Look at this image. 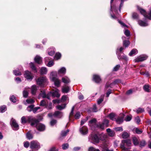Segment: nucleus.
<instances>
[{
  "mask_svg": "<svg viewBox=\"0 0 151 151\" xmlns=\"http://www.w3.org/2000/svg\"><path fill=\"white\" fill-rule=\"evenodd\" d=\"M38 122V120L35 118L31 116H23L21 118V123L22 124L26 123L27 122H31V125H34Z\"/></svg>",
  "mask_w": 151,
  "mask_h": 151,
  "instance_id": "1",
  "label": "nucleus"
},
{
  "mask_svg": "<svg viewBox=\"0 0 151 151\" xmlns=\"http://www.w3.org/2000/svg\"><path fill=\"white\" fill-rule=\"evenodd\" d=\"M57 72L53 71L51 73L50 78V80L54 82L55 85L57 87L60 86L61 81L57 77Z\"/></svg>",
  "mask_w": 151,
  "mask_h": 151,
  "instance_id": "2",
  "label": "nucleus"
},
{
  "mask_svg": "<svg viewBox=\"0 0 151 151\" xmlns=\"http://www.w3.org/2000/svg\"><path fill=\"white\" fill-rule=\"evenodd\" d=\"M131 143L130 140H124L122 141L121 144V148L124 151H129L130 149Z\"/></svg>",
  "mask_w": 151,
  "mask_h": 151,
  "instance_id": "3",
  "label": "nucleus"
},
{
  "mask_svg": "<svg viewBox=\"0 0 151 151\" xmlns=\"http://www.w3.org/2000/svg\"><path fill=\"white\" fill-rule=\"evenodd\" d=\"M47 82V79L45 77H40L36 80L37 84L41 86H44Z\"/></svg>",
  "mask_w": 151,
  "mask_h": 151,
  "instance_id": "4",
  "label": "nucleus"
},
{
  "mask_svg": "<svg viewBox=\"0 0 151 151\" xmlns=\"http://www.w3.org/2000/svg\"><path fill=\"white\" fill-rule=\"evenodd\" d=\"M137 7L138 10L139 11L140 13L146 18L150 19H151V10L150 11L148 15L146 14V11L144 9L140 8L139 6H137Z\"/></svg>",
  "mask_w": 151,
  "mask_h": 151,
  "instance_id": "5",
  "label": "nucleus"
},
{
  "mask_svg": "<svg viewBox=\"0 0 151 151\" xmlns=\"http://www.w3.org/2000/svg\"><path fill=\"white\" fill-rule=\"evenodd\" d=\"M89 139L91 142L94 144L99 143V139L96 134L91 135Z\"/></svg>",
  "mask_w": 151,
  "mask_h": 151,
  "instance_id": "6",
  "label": "nucleus"
},
{
  "mask_svg": "<svg viewBox=\"0 0 151 151\" xmlns=\"http://www.w3.org/2000/svg\"><path fill=\"white\" fill-rule=\"evenodd\" d=\"M109 146L110 144L109 142L108 141L105 140L103 142L101 147L102 148L103 151H113L112 149L110 150H109L108 147Z\"/></svg>",
  "mask_w": 151,
  "mask_h": 151,
  "instance_id": "7",
  "label": "nucleus"
},
{
  "mask_svg": "<svg viewBox=\"0 0 151 151\" xmlns=\"http://www.w3.org/2000/svg\"><path fill=\"white\" fill-rule=\"evenodd\" d=\"M30 147L32 149H38L40 147V144L37 141H32L30 142Z\"/></svg>",
  "mask_w": 151,
  "mask_h": 151,
  "instance_id": "8",
  "label": "nucleus"
},
{
  "mask_svg": "<svg viewBox=\"0 0 151 151\" xmlns=\"http://www.w3.org/2000/svg\"><path fill=\"white\" fill-rule=\"evenodd\" d=\"M10 124L14 130H17L19 129V127L18 124L16 120L13 118H12L11 119Z\"/></svg>",
  "mask_w": 151,
  "mask_h": 151,
  "instance_id": "9",
  "label": "nucleus"
},
{
  "mask_svg": "<svg viewBox=\"0 0 151 151\" xmlns=\"http://www.w3.org/2000/svg\"><path fill=\"white\" fill-rule=\"evenodd\" d=\"M24 75L25 78L27 80L31 81L33 77L32 74L28 71H25Z\"/></svg>",
  "mask_w": 151,
  "mask_h": 151,
  "instance_id": "10",
  "label": "nucleus"
},
{
  "mask_svg": "<svg viewBox=\"0 0 151 151\" xmlns=\"http://www.w3.org/2000/svg\"><path fill=\"white\" fill-rule=\"evenodd\" d=\"M37 119L38 120V122L36 123H35V124L34 125V126L35 125L37 129L38 130L40 131H44L45 129V126L42 124L38 123L39 121L38 119Z\"/></svg>",
  "mask_w": 151,
  "mask_h": 151,
  "instance_id": "11",
  "label": "nucleus"
},
{
  "mask_svg": "<svg viewBox=\"0 0 151 151\" xmlns=\"http://www.w3.org/2000/svg\"><path fill=\"white\" fill-rule=\"evenodd\" d=\"M79 131L81 134L83 135L86 134L88 132V129L86 126H83L82 127H80Z\"/></svg>",
  "mask_w": 151,
  "mask_h": 151,
  "instance_id": "12",
  "label": "nucleus"
},
{
  "mask_svg": "<svg viewBox=\"0 0 151 151\" xmlns=\"http://www.w3.org/2000/svg\"><path fill=\"white\" fill-rule=\"evenodd\" d=\"M124 48L122 47H121L119 49L117 48L116 50V54L118 55V58L119 59H124L125 60L127 59V57L125 56H124L123 57H121L120 55V53L123 50Z\"/></svg>",
  "mask_w": 151,
  "mask_h": 151,
  "instance_id": "13",
  "label": "nucleus"
},
{
  "mask_svg": "<svg viewBox=\"0 0 151 151\" xmlns=\"http://www.w3.org/2000/svg\"><path fill=\"white\" fill-rule=\"evenodd\" d=\"M147 56L146 55H142L138 57L135 59V62L142 61L146 60L147 58Z\"/></svg>",
  "mask_w": 151,
  "mask_h": 151,
  "instance_id": "14",
  "label": "nucleus"
},
{
  "mask_svg": "<svg viewBox=\"0 0 151 151\" xmlns=\"http://www.w3.org/2000/svg\"><path fill=\"white\" fill-rule=\"evenodd\" d=\"M50 93L52 97L58 98L60 96V94L59 93V91L58 89L53 90Z\"/></svg>",
  "mask_w": 151,
  "mask_h": 151,
  "instance_id": "15",
  "label": "nucleus"
},
{
  "mask_svg": "<svg viewBox=\"0 0 151 151\" xmlns=\"http://www.w3.org/2000/svg\"><path fill=\"white\" fill-rule=\"evenodd\" d=\"M34 60L38 64H41L42 62V58L38 55H36L34 58Z\"/></svg>",
  "mask_w": 151,
  "mask_h": 151,
  "instance_id": "16",
  "label": "nucleus"
},
{
  "mask_svg": "<svg viewBox=\"0 0 151 151\" xmlns=\"http://www.w3.org/2000/svg\"><path fill=\"white\" fill-rule=\"evenodd\" d=\"M93 80L96 83H99L101 81V79L100 76L98 75H93Z\"/></svg>",
  "mask_w": 151,
  "mask_h": 151,
  "instance_id": "17",
  "label": "nucleus"
},
{
  "mask_svg": "<svg viewBox=\"0 0 151 151\" xmlns=\"http://www.w3.org/2000/svg\"><path fill=\"white\" fill-rule=\"evenodd\" d=\"M53 116L55 117L60 118L63 116V114L61 111H55Z\"/></svg>",
  "mask_w": 151,
  "mask_h": 151,
  "instance_id": "18",
  "label": "nucleus"
},
{
  "mask_svg": "<svg viewBox=\"0 0 151 151\" xmlns=\"http://www.w3.org/2000/svg\"><path fill=\"white\" fill-rule=\"evenodd\" d=\"M144 90L147 92H149L151 90V86L148 84H146L143 86V87Z\"/></svg>",
  "mask_w": 151,
  "mask_h": 151,
  "instance_id": "19",
  "label": "nucleus"
},
{
  "mask_svg": "<svg viewBox=\"0 0 151 151\" xmlns=\"http://www.w3.org/2000/svg\"><path fill=\"white\" fill-rule=\"evenodd\" d=\"M106 131L108 135L110 137H113L115 134L114 132L113 131L111 130L110 129H106Z\"/></svg>",
  "mask_w": 151,
  "mask_h": 151,
  "instance_id": "20",
  "label": "nucleus"
},
{
  "mask_svg": "<svg viewBox=\"0 0 151 151\" xmlns=\"http://www.w3.org/2000/svg\"><path fill=\"white\" fill-rule=\"evenodd\" d=\"M66 73V69L64 67H62L60 68L58 71V74H64Z\"/></svg>",
  "mask_w": 151,
  "mask_h": 151,
  "instance_id": "21",
  "label": "nucleus"
},
{
  "mask_svg": "<svg viewBox=\"0 0 151 151\" xmlns=\"http://www.w3.org/2000/svg\"><path fill=\"white\" fill-rule=\"evenodd\" d=\"M62 81L63 82L66 83H69L70 82L69 78L66 76L63 77L62 78Z\"/></svg>",
  "mask_w": 151,
  "mask_h": 151,
  "instance_id": "22",
  "label": "nucleus"
},
{
  "mask_svg": "<svg viewBox=\"0 0 151 151\" xmlns=\"http://www.w3.org/2000/svg\"><path fill=\"white\" fill-rule=\"evenodd\" d=\"M139 24L141 26H146L148 25V24L142 20H139L138 21Z\"/></svg>",
  "mask_w": 151,
  "mask_h": 151,
  "instance_id": "23",
  "label": "nucleus"
},
{
  "mask_svg": "<svg viewBox=\"0 0 151 151\" xmlns=\"http://www.w3.org/2000/svg\"><path fill=\"white\" fill-rule=\"evenodd\" d=\"M69 91V88L68 86H65L63 87L62 91L63 93H68Z\"/></svg>",
  "mask_w": 151,
  "mask_h": 151,
  "instance_id": "24",
  "label": "nucleus"
},
{
  "mask_svg": "<svg viewBox=\"0 0 151 151\" xmlns=\"http://www.w3.org/2000/svg\"><path fill=\"white\" fill-rule=\"evenodd\" d=\"M47 71V68L45 67H42L41 68L40 70V73L42 74H46Z\"/></svg>",
  "mask_w": 151,
  "mask_h": 151,
  "instance_id": "25",
  "label": "nucleus"
},
{
  "mask_svg": "<svg viewBox=\"0 0 151 151\" xmlns=\"http://www.w3.org/2000/svg\"><path fill=\"white\" fill-rule=\"evenodd\" d=\"M123 117H119L115 120L117 124H120L123 122Z\"/></svg>",
  "mask_w": 151,
  "mask_h": 151,
  "instance_id": "26",
  "label": "nucleus"
},
{
  "mask_svg": "<svg viewBox=\"0 0 151 151\" xmlns=\"http://www.w3.org/2000/svg\"><path fill=\"white\" fill-rule=\"evenodd\" d=\"M37 90V88L35 85H33L31 87L32 93L33 94H34L36 92Z\"/></svg>",
  "mask_w": 151,
  "mask_h": 151,
  "instance_id": "27",
  "label": "nucleus"
},
{
  "mask_svg": "<svg viewBox=\"0 0 151 151\" xmlns=\"http://www.w3.org/2000/svg\"><path fill=\"white\" fill-rule=\"evenodd\" d=\"M40 96H42L43 98H46L47 99H50V97L48 95H46L45 92H41L40 94Z\"/></svg>",
  "mask_w": 151,
  "mask_h": 151,
  "instance_id": "28",
  "label": "nucleus"
},
{
  "mask_svg": "<svg viewBox=\"0 0 151 151\" xmlns=\"http://www.w3.org/2000/svg\"><path fill=\"white\" fill-rule=\"evenodd\" d=\"M137 51L136 49H133L129 53V55L130 56H132L133 55H135L137 53Z\"/></svg>",
  "mask_w": 151,
  "mask_h": 151,
  "instance_id": "29",
  "label": "nucleus"
},
{
  "mask_svg": "<svg viewBox=\"0 0 151 151\" xmlns=\"http://www.w3.org/2000/svg\"><path fill=\"white\" fill-rule=\"evenodd\" d=\"M96 122V120L95 119H93L89 121L88 124L91 127L93 124H95Z\"/></svg>",
  "mask_w": 151,
  "mask_h": 151,
  "instance_id": "30",
  "label": "nucleus"
},
{
  "mask_svg": "<svg viewBox=\"0 0 151 151\" xmlns=\"http://www.w3.org/2000/svg\"><path fill=\"white\" fill-rule=\"evenodd\" d=\"M6 110V106L4 105L0 107V112L3 113Z\"/></svg>",
  "mask_w": 151,
  "mask_h": 151,
  "instance_id": "31",
  "label": "nucleus"
},
{
  "mask_svg": "<svg viewBox=\"0 0 151 151\" xmlns=\"http://www.w3.org/2000/svg\"><path fill=\"white\" fill-rule=\"evenodd\" d=\"M61 57V54L59 52L57 53L55 56V59L56 60H58Z\"/></svg>",
  "mask_w": 151,
  "mask_h": 151,
  "instance_id": "32",
  "label": "nucleus"
},
{
  "mask_svg": "<svg viewBox=\"0 0 151 151\" xmlns=\"http://www.w3.org/2000/svg\"><path fill=\"white\" fill-rule=\"evenodd\" d=\"M133 140L134 145H136L138 144L139 141L136 137H133Z\"/></svg>",
  "mask_w": 151,
  "mask_h": 151,
  "instance_id": "33",
  "label": "nucleus"
},
{
  "mask_svg": "<svg viewBox=\"0 0 151 151\" xmlns=\"http://www.w3.org/2000/svg\"><path fill=\"white\" fill-rule=\"evenodd\" d=\"M30 66L33 70L35 72H37L36 68L33 63H30Z\"/></svg>",
  "mask_w": 151,
  "mask_h": 151,
  "instance_id": "34",
  "label": "nucleus"
},
{
  "mask_svg": "<svg viewBox=\"0 0 151 151\" xmlns=\"http://www.w3.org/2000/svg\"><path fill=\"white\" fill-rule=\"evenodd\" d=\"M27 88H25V89L23 91V96L24 97V98H27V96H28V91L26 90V89Z\"/></svg>",
  "mask_w": 151,
  "mask_h": 151,
  "instance_id": "35",
  "label": "nucleus"
},
{
  "mask_svg": "<svg viewBox=\"0 0 151 151\" xmlns=\"http://www.w3.org/2000/svg\"><path fill=\"white\" fill-rule=\"evenodd\" d=\"M34 107V105H32L27 107V110L30 112L32 111H33V108Z\"/></svg>",
  "mask_w": 151,
  "mask_h": 151,
  "instance_id": "36",
  "label": "nucleus"
},
{
  "mask_svg": "<svg viewBox=\"0 0 151 151\" xmlns=\"http://www.w3.org/2000/svg\"><path fill=\"white\" fill-rule=\"evenodd\" d=\"M88 151H100L98 149H96L92 147H89L88 149Z\"/></svg>",
  "mask_w": 151,
  "mask_h": 151,
  "instance_id": "37",
  "label": "nucleus"
},
{
  "mask_svg": "<svg viewBox=\"0 0 151 151\" xmlns=\"http://www.w3.org/2000/svg\"><path fill=\"white\" fill-rule=\"evenodd\" d=\"M65 105H58L56 106L57 109L59 110H61L65 108Z\"/></svg>",
  "mask_w": 151,
  "mask_h": 151,
  "instance_id": "38",
  "label": "nucleus"
},
{
  "mask_svg": "<svg viewBox=\"0 0 151 151\" xmlns=\"http://www.w3.org/2000/svg\"><path fill=\"white\" fill-rule=\"evenodd\" d=\"M117 82V81H114L112 83H111V84H110L109 85L107 83L106 86V88H108L109 87H110V88H112V86L113 85L115 84Z\"/></svg>",
  "mask_w": 151,
  "mask_h": 151,
  "instance_id": "39",
  "label": "nucleus"
},
{
  "mask_svg": "<svg viewBox=\"0 0 151 151\" xmlns=\"http://www.w3.org/2000/svg\"><path fill=\"white\" fill-rule=\"evenodd\" d=\"M27 138L28 139H30L32 138L33 136L29 132H28L26 134Z\"/></svg>",
  "mask_w": 151,
  "mask_h": 151,
  "instance_id": "40",
  "label": "nucleus"
},
{
  "mask_svg": "<svg viewBox=\"0 0 151 151\" xmlns=\"http://www.w3.org/2000/svg\"><path fill=\"white\" fill-rule=\"evenodd\" d=\"M129 136L128 133L126 132H124L122 135V137L124 139L127 138L129 137Z\"/></svg>",
  "mask_w": 151,
  "mask_h": 151,
  "instance_id": "41",
  "label": "nucleus"
},
{
  "mask_svg": "<svg viewBox=\"0 0 151 151\" xmlns=\"http://www.w3.org/2000/svg\"><path fill=\"white\" fill-rule=\"evenodd\" d=\"M97 126L98 127L102 129H104V127H106L103 123H99L97 124Z\"/></svg>",
  "mask_w": 151,
  "mask_h": 151,
  "instance_id": "42",
  "label": "nucleus"
},
{
  "mask_svg": "<svg viewBox=\"0 0 151 151\" xmlns=\"http://www.w3.org/2000/svg\"><path fill=\"white\" fill-rule=\"evenodd\" d=\"M27 103L28 104H32L34 102V100L31 99H27L26 101Z\"/></svg>",
  "mask_w": 151,
  "mask_h": 151,
  "instance_id": "43",
  "label": "nucleus"
},
{
  "mask_svg": "<svg viewBox=\"0 0 151 151\" xmlns=\"http://www.w3.org/2000/svg\"><path fill=\"white\" fill-rule=\"evenodd\" d=\"M81 116V114L80 112H77L75 115V118L76 119H78Z\"/></svg>",
  "mask_w": 151,
  "mask_h": 151,
  "instance_id": "44",
  "label": "nucleus"
},
{
  "mask_svg": "<svg viewBox=\"0 0 151 151\" xmlns=\"http://www.w3.org/2000/svg\"><path fill=\"white\" fill-rule=\"evenodd\" d=\"M109 123V121L108 120L106 119H104L103 122L106 127H107L108 126Z\"/></svg>",
  "mask_w": 151,
  "mask_h": 151,
  "instance_id": "45",
  "label": "nucleus"
},
{
  "mask_svg": "<svg viewBox=\"0 0 151 151\" xmlns=\"http://www.w3.org/2000/svg\"><path fill=\"white\" fill-rule=\"evenodd\" d=\"M106 137V135L104 134H102L100 137V139L101 140H104Z\"/></svg>",
  "mask_w": 151,
  "mask_h": 151,
  "instance_id": "46",
  "label": "nucleus"
},
{
  "mask_svg": "<svg viewBox=\"0 0 151 151\" xmlns=\"http://www.w3.org/2000/svg\"><path fill=\"white\" fill-rule=\"evenodd\" d=\"M123 43V45L127 47L130 44V42L128 40L124 41Z\"/></svg>",
  "mask_w": 151,
  "mask_h": 151,
  "instance_id": "47",
  "label": "nucleus"
},
{
  "mask_svg": "<svg viewBox=\"0 0 151 151\" xmlns=\"http://www.w3.org/2000/svg\"><path fill=\"white\" fill-rule=\"evenodd\" d=\"M10 99L14 103H15L16 102V99L14 96H11L10 97Z\"/></svg>",
  "mask_w": 151,
  "mask_h": 151,
  "instance_id": "48",
  "label": "nucleus"
},
{
  "mask_svg": "<svg viewBox=\"0 0 151 151\" xmlns=\"http://www.w3.org/2000/svg\"><path fill=\"white\" fill-rule=\"evenodd\" d=\"M109 116L112 120H116V119L114 118V114L111 113L109 115Z\"/></svg>",
  "mask_w": 151,
  "mask_h": 151,
  "instance_id": "49",
  "label": "nucleus"
},
{
  "mask_svg": "<svg viewBox=\"0 0 151 151\" xmlns=\"http://www.w3.org/2000/svg\"><path fill=\"white\" fill-rule=\"evenodd\" d=\"M14 73L16 76L20 75L21 74V72L19 70H14Z\"/></svg>",
  "mask_w": 151,
  "mask_h": 151,
  "instance_id": "50",
  "label": "nucleus"
},
{
  "mask_svg": "<svg viewBox=\"0 0 151 151\" xmlns=\"http://www.w3.org/2000/svg\"><path fill=\"white\" fill-rule=\"evenodd\" d=\"M69 132V130H67L66 131H62L61 133V136H65Z\"/></svg>",
  "mask_w": 151,
  "mask_h": 151,
  "instance_id": "51",
  "label": "nucleus"
},
{
  "mask_svg": "<svg viewBox=\"0 0 151 151\" xmlns=\"http://www.w3.org/2000/svg\"><path fill=\"white\" fill-rule=\"evenodd\" d=\"M144 109L141 108H139L136 111L137 113L138 114L142 113L144 111Z\"/></svg>",
  "mask_w": 151,
  "mask_h": 151,
  "instance_id": "52",
  "label": "nucleus"
},
{
  "mask_svg": "<svg viewBox=\"0 0 151 151\" xmlns=\"http://www.w3.org/2000/svg\"><path fill=\"white\" fill-rule=\"evenodd\" d=\"M54 65V62L53 61L50 60L49 61L48 63L47 66L48 67H51L53 66Z\"/></svg>",
  "mask_w": 151,
  "mask_h": 151,
  "instance_id": "53",
  "label": "nucleus"
},
{
  "mask_svg": "<svg viewBox=\"0 0 151 151\" xmlns=\"http://www.w3.org/2000/svg\"><path fill=\"white\" fill-rule=\"evenodd\" d=\"M124 33L125 35L127 37H129L130 35V32L129 30L127 29L125 30Z\"/></svg>",
  "mask_w": 151,
  "mask_h": 151,
  "instance_id": "54",
  "label": "nucleus"
},
{
  "mask_svg": "<svg viewBox=\"0 0 151 151\" xmlns=\"http://www.w3.org/2000/svg\"><path fill=\"white\" fill-rule=\"evenodd\" d=\"M88 118L86 117L85 119L82 120L81 122V125H83L88 120Z\"/></svg>",
  "mask_w": 151,
  "mask_h": 151,
  "instance_id": "55",
  "label": "nucleus"
},
{
  "mask_svg": "<svg viewBox=\"0 0 151 151\" xmlns=\"http://www.w3.org/2000/svg\"><path fill=\"white\" fill-rule=\"evenodd\" d=\"M68 144H65L63 145L62 148L63 150H65L68 148Z\"/></svg>",
  "mask_w": 151,
  "mask_h": 151,
  "instance_id": "56",
  "label": "nucleus"
},
{
  "mask_svg": "<svg viewBox=\"0 0 151 151\" xmlns=\"http://www.w3.org/2000/svg\"><path fill=\"white\" fill-rule=\"evenodd\" d=\"M104 96H102L99 99L98 101V104H100L103 101V98Z\"/></svg>",
  "mask_w": 151,
  "mask_h": 151,
  "instance_id": "57",
  "label": "nucleus"
},
{
  "mask_svg": "<svg viewBox=\"0 0 151 151\" xmlns=\"http://www.w3.org/2000/svg\"><path fill=\"white\" fill-rule=\"evenodd\" d=\"M24 146L26 148H28L29 146V142H24Z\"/></svg>",
  "mask_w": 151,
  "mask_h": 151,
  "instance_id": "58",
  "label": "nucleus"
},
{
  "mask_svg": "<svg viewBox=\"0 0 151 151\" xmlns=\"http://www.w3.org/2000/svg\"><path fill=\"white\" fill-rule=\"evenodd\" d=\"M120 67V65H117L114 68L113 70L114 71H117Z\"/></svg>",
  "mask_w": 151,
  "mask_h": 151,
  "instance_id": "59",
  "label": "nucleus"
},
{
  "mask_svg": "<svg viewBox=\"0 0 151 151\" xmlns=\"http://www.w3.org/2000/svg\"><path fill=\"white\" fill-rule=\"evenodd\" d=\"M56 122L57 121L56 120L53 119L50 122V124L52 126H53L56 123Z\"/></svg>",
  "mask_w": 151,
  "mask_h": 151,
  "instance_id": "60",
  "label": "nucleus"
},
{
  "mask_svg": "<svg viewBox=\"0 0 151 151\" xmlns=\"http://www.w3.org/2000/svg\"><path fill=\"white\" fill-rule=\"evenodd\" d=\"M145 141L144 140H142L140 142V147H144L145 146Z\"/></svg>",
  "mask_w": 151,
  "mask_h": 151,
  "instance_id": "61",
  "label": "nucleus"
},
{
  "mask_svg": "<svg viewBox=\"0 0 151 151\" xmlns=\"http://www.w3.org/2000/svg\"><path fill=\"white\" fill-rule=\"evenodd\" d=\"M132 119L131 116H127L125 119V120L127 122L130 121Z\"/></svg>",
  "mask_w": 151,
  "mask_h": 151,
  "instance_id": "62",
  "label": "nucleus"
},
{
  "mask_svg": "<svg viewBox=\"0 0 151 151\" xmlns=\"http://www.w3.org/2000/svg\"><path fill=\"white\" fill-rule=\"evenodd\" d=\"M46 103L44 100H42L40 102V105L42 106H45L46 105Z\"/></svg>",
  "mask_w": 151,
  "mask_h": 151,
  "instance_id": "63",
  "label": "nucleus"
},
{
  "mask_svg": "<svg viewBox=\"0 0 151 151\" xmlns=\"http://www.w3.org/2000/svg\"><path fill=\"white\" fill-rule=\"evenodd\" d=\"M135 121L137 124L139 123L140 122V119L139 116H137L135 118Z\"/></svg>",
  "mask_w": 151,
  "mask_h": 151,
  "instance_id": "64",
  "label": "nucleus"
}]
</instances>
